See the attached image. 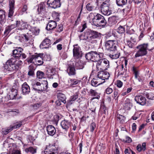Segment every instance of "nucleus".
<instances>
[{"label":"nucleus","mask_w":154,"mask_h":154,"mask_svg":"<svg viewBox=\"0 0 154 154\" xmlns=\"http://www.w3.org/2000/svg\"><path fill=\"white\" fill-rule=\"evenodd\" d=\"M94 17L92 19L93 24L96 26H104L106 23V20L104 17L99 14L94 15Z\"/></svg>","instance_id":"obj_4"},{"label":"nucleus","mask_w":154,"mask_h":154,"mask_svg":"<svg viewBox=\"0 0 154 154\" xmlns=\"http://www.w3.org/2000/svg\"><path fill=\"white\" fill-rule=\"evenodd\" d=\"M47 4L51 8H56L61 5L60 0H48Z\"/></svg>","instance_id":"obj_13"},{"label":"nucleus","mask_w":154,"mask_h":154,"mask_svg":"<svg viewBox=\"0 0 154 154\" xmlns=\"http://www.w3.org/2000/svg\"><path fill=\"white\" fill-rule=\"evenodd\" d=\"M28 75L29 76H33L34 75V71L33 69H30L28 72Z\"/></svg>","instance_id":"obj_58"},{"label":"nucleus","mask_w":154,"mask_h":154,"mask_svg":"<svg viewBox=\"0 0 154 154\" xmlns=\"http://www.w3.org/2000/svg\"><path fill=\"white\" fill-rule=\"evenodd\" d=\"M116 146V150L114 152L115 154H119V151L118 148V147L116 144L115 145Z\"/></svg>","instance_id":"obj_61"},{"label":"nucleus","mask_w":154,"mask_h":154,"mask_svg":"<svg viewBox=\"0 0 154 154\" xmlns=\"http://www.w3.org/2000/svg\"><path fill=\"white\" fill-rule=\"evenodd\" d=\"M127 0H116L117 5L119 6H122L125 5L127 2Z\"/></svg>","instance_id":"obj_38"},{"label":"nucleus","mask_w":154,"mask_h":154,"mask_svg":"<svg viewBox=\"0 0 154 154\" xmlns=\"http://www.w3.org/2000/svg\"><path fill=\"white\" fill-rule=\"evenodd\" d=\"M17 94V89L16 88V86H13L10 91L9 92L8 97L11 100H13L15 99Z\"/></svg>","instance_id":"obj_17"},{"label":"nucleus","mask_w":154,"mask_h":154,"mask_svg":"<svg viewBox=\"0 0 154 154\" xmlns=\"http://www.w3.org/2000/svg\"><path fill=\"white\" fill-rule=\"evenodd\" d=\"M25 151L27 153H30L31 154H34L36 152L35 149L32 147H29L25 149Z\"/></svg>","instance_id":"obj_36"},{"label":"nucleus","mask_w":154,"mask_h":154,"mask_svg":"<svg viewBox=\"0 0 154 154\" xmlns=\"http://www.w3.org/2000/svg\"><path fill=\"white\" fill-rule=\"evenodd\" d=\"M144 95L147 98L149 99L154 100V95L152 93H148L146 92L144 93Z\"/></svg>","instance_id":"obj_34"},{"label":"nucleus","mask_w":154,"mask_h":154,"mask_svg":"<svg viewBox=\"0 0 154 154\" xmlns=\"http://www.w3.org/2000/svg\"><path fill=\"white\" fill-rule=\"evenodd\" d=\"M23 122V121H20L18 123L16 124L15 125L12 126H11L13 128V129H14L19 128L22 125Z\"/></svg>","instance_id":"obj_48"},{"label":"nucleus","mask_w":154,"mask_h":154,"mask_svg":"<svg viewBox=\"0 0 154 154\" xmlns=\"http://www.w3.org/2000/svg\"><path fill=\"white\" fill-rule=\"evenodd\" d=\"M57 26V23L55 21L50 20L48 23L46 27L48 30L52 29L55 28Z\"/></svg>","instance_id":"obj_25"},{"label":"nucleus","mask_w":154,"mask_h":154,"mask_svg":"<svg viewBox=\"0 0 154 154\" xmlns=\"http://www.w3.org/2000/svg\"><path fill=\"white\" fill-rule=\"evenodd\" d=\"M44 82L45 85V87L43 83L41 84L38 82H33L32 84L33 89L40 92H42L45 90H46L48 87V82L47 81H44Z\"/></svg>","instance_id":"obj_7"},{"label":"nucleus","mask_w":154,"mask_h":154,"mask_svg":"<svg viewBox=\"0 0 154 154\" xmlns=\"http://www.w3.org/2000/svg\"><path fill=\"white\" fill-rule=\"evenodd\" d=\"M117 120L121 123H123L125 122V117L120 114H117L116 116Z\"/></svg>","instance_id":"obj_32"},{"label":"nucleus","mask_w":154,"mask_h":154,"mask_svg":"<svg viewBox=\"0 0 154 154\" xmlns=\"http://www.w3.org/2000/svg\"><path fill=\"white\" fill-rule=\"evenodd\" d=\"M131 5L128 4L124 8L122 9V11L124 13H127L128 12L131 10Z\"/></svg>","instance_id":"obj_39"},{"label":"nucleus","mask_w":154,"mask_h":154,"mask_svg":"<svg viewBox=\"0 0 154 154\" xmlns=\"http://www.w3.org/2000/svg\"><path fill=\"white\" fill-rule=\"evenodd\" d=\"M21 36L25 42H27L29 40V35L28 33L26 34H23L21 35Z\"/></svg>","instance_id":"obj_43"},{"label":"nucleus","mask_w":154,"mask_h":154,"mask_svg":"<svg viewBox=\"0 0 154 154\" xmlns=\"http://www.w3.org/2000/svg\"><path fill=\"white\" fill-rule=\"evenodd\" d=\"M121 68L120 69V70L119 71V74L120 75H123L124 74L125 71V69H123L124 66L123 65H122L121 66Z\"/></svg>","instance_id":"obj_52"},{"label":"nucleus","mask_w":154,"mask_h":154,"mask_svg":"<svg viewBox=\"0 0 154 154\" xmlns=\"http://www.w3.org/2000/svg\"><path fill=\"white\" fill-rule=\"evenodd\" d=\"M23 51V49L21 47L16 48L13 51V57L16 59H19L21 56V53Z\"/></svg>","instance_id":"obj_18"},{"label":"nucleus","mask_w":154,"mask_h":154,"mask_svg":"<svg viewBox=\"0 0 154 154\" xmlns=\"http://www.w3.org/2000/svg\"><path fill=\"white\" fill-rule=\"evenodd\" d=\"M41 54H38L37 53H35L34 54L28 57L26 60V61L29 63H31L35 64L36 61H37V60H40L42 57L41 56Z\"/></svg>","instance_id":"obj_10"},{"label":"nucleus","mask_w":154,"mask_h":154,"mask_svg":"<svg viewBox=\"0 0 154 154\" xmlns=\"http://www.w3.org/2000/svg\"><path fill=\"white\" fill-rule=\"evenodd\" d=\"M17 22V27L18 28V29H23L26 28L27 27V25L26 23L22 21H16Z\"/></svg>","instance_id":"obj_28"},{"label":"nucleus","mask_w":154,"mask_h":154,"mask_svg":"<svg viewBox=\"0 0 154 154\" xmlns=\"http://www.w3.org/2000/svg\"><path fill=\"white\" fill-rule=\"evenodd\" d=\"M101 10L102 13L105 15H109L111 14V11L109 9V5L103 2L101 5Z\"/></svg>","instance_id":"obj_11"},{"label":"nucleus","mask_w":154,"mask_h":154,"mask_svg":"<svg viewBox=\"0 0 154 154\" xmlns=\"http://www.w3.org/2000/svg\"><path fill=\"white\" fill-rule=\"evenodd\" d=\"M148 44L144 43L138 45L136 48L137 49L135 55L136 58L146 55L147 53Z\"/></svg>","instance_id":"obj_3"},{"label":"nucleus","mask_w":154,"mask_h":154,"mask_svg":"<svg viewBox=\"0 0 154 154\" xmlns=\"http://www.w3.org/2000/svg\"><path fill=\"white\" fill-rule=\"evenodd\" d=\"M22 92L23 94H29L30 92V88L29 86L26 82L24 83L22 86Z\"/></svg>","instance_id":"obj_24"},{"label":"nucleus","mask_w":154,"mask_h":154,"mask_svg":"<svg viewBox=\"0 0 154 154\" xmlns=\"http://www.w3.org/2000/svg\"><path fill=\"white\" fill-rule=\"evenodd\" d=\"M56 151L55 147L50 144L47 146L45 153V154H57Z\"/></svg>","instance_id":"obj_16"},{"label":"nucleus","mask_w":154,"mask_h":154,"mask_svg":"<svg viewBox=\"0 0 154 154\" xmlns=\"http://www.w3.org/2000/svg\"><path fill=\"white\" fill-rule=\"evenodd\" d=\"M59 100L64 103H66V97L65 95L63 94H60L58 96Z\"/></svg>","instance_id":"obj_33"},{"label":"nucleus","mask_w":154,"mask_h":154,"mask_svg":"<svg viewBox=\"0 0 154 154\" xmlns=\"http://www.w3.org/2000/svg\"><path fill=\"white\" fill-rule=\"evenodd\" d=\"M60 125L62 128L66 131H67L70 126V122L66 120L62 121Z\"/></svg>","instance_id":"obj_23"},{"label":"nucleus","mask_w":154,"mask_h":154,"mask_svg":"<svg viewBox=\"0 0 154 154\" xmlns=\"http://www.w3.org/2000/svg\"><path fill=\"white\" fill-rule=\"evenodd\" d=\"M131 151V149H125V154H130Z\"/></svg>","instance_id":"obj_62"},{"label":"nucleus","mask_w":154,"mask_h":154,"mask_svg":"<svg viewBox=\"0 0 154 154\" xmlns=\"http://www.w3.org/2000/svg\"><path fill=\"white\" fill-rule=\"evenodd\" d=\"M32 33L35 35H38L39 32V30L36 28H33L31 29Z\"/></svg>","instance_id":"obj_45"},{"label":"nucleus","mask_w":154,"mask_h":154,"mask_svg":"<svg viewBox=\"0 0 154 154\" xmlns=\"http://www.w3.org/2000/svg\"><path fill=\"white\" fill-rule=\"evenodd\" d=\"M67 71L69 75H75V70L74 67L69 66L67 69Z\"/></svg>","instance_id":"obj_31"},{"label":"nucleus","mask_w":154,"mask_h":154,"mask_svg":"<svg viewBox=\"0 0 154 154\" xmlns=\"http://www.w3.org/2000/svg\"><path fill=\"white\" fill-rule=\"evenodd\" d=\"M80 82V80L75 79H71L69 81V82L71 86L79 84Z\"/></svg>","instance_id":"obj_30"},{"label":"nucleus","mask_w":154,"mask_h":154,"mask_svg":"<svg viewBox=\"0 0 154 154\" xmlns=\"http://www.w3.org/2000/svg\"><path fill=\"white\" fill-rule=\"evenodd\" d=\"M44 75V73L41 71H38L37 72V77L39 79H42L43 78Z\"/></svg>","instance_id":"obj_47"},{"label":"nucleus","mask_w":154,"mask_h":154,"mask_svg":"<svg viewBox=\"0 0 154 154\" xmlns=\"http://www.w3.org/2000/svg\"><path fill=\"white\" fill-rule=\"evenodd\" d=\"M119 96V92L118 90H115L114 91L113 93V97L115 100L117 99Z\"/></svg>","instance_id":"obj_50"},{"label":"nucleus","mask_w":154,"mask_h":154,"mask_svg":"<svg viewBox=\"0 0 154 154\" xmlns=\"http://www.w3.org/2000/svg\"><path fill=\"white\" fill-rule=\"evenodd\" d=\"M117 32L119 33H122L125 32V28L122 26H120L118 28Z\"/></svg>","instance_id":"obj_46"},{"label":"nucleus","mask_w":154,"mask_h":154,"mask_svg":"<svg viewBox=\"0 0 154 154\" xmlns=\"http://www.w3.org/2000/svg\"><path fill=\"white\" fill-rule=\"evenodd\" d=\"M43 63V61L42 58H41L40 60H37V61H36L35 63L36 65L40 66L42 65Z\"/></svg>","instance_id":"obj_53"},{"label":"nucleus","mask_w":154,"mask_h":154,"mask_svg":"<svg viewBox=\"0 0 154 154\" xmlns=\"http://www.w3.org/2000/svg\"><path fill=\"white\" fill-rule=\"evenodd\" d=\"M4 68L5 69H8V70H11V67L9 66L8 65H7L6 64H6L4 65Z\"/></svg>","instance_id":"obj_59"},{"label":"nucleus","mask_w":154,"mask_h":154,"mask_svg":"<svg viewBox=\"0 0 154 154\" xmlns=\"http://www.w3.org/2000/svg\"><path fill=\"white\" fill-rule=\"evenodd\" d=\"M135 35L133 34H127L126 36L127 38V44L130 48H132L134 46L136 42Z\"/></svg>","instance_id":"obj_9"},{"label":"nucleus","mask_w":154,"mask_h":154,"mask_svg":"<svg viewBox=\"0 0 154 154\" xmlns=\"http://www.w3.org/2000/svg\"><path fill=\"white\" fill-rule=\"evenodd\" d=\"M73 52V57L75 59H79L82 56V52L81 51V49L77 45L74 46Z\"/></svg>","instance_id":"obj_12"},{"label":"nucleus","mask_w":154,"mask_h":154,"mask_svg":"<svg viewBox=\"0 0 154 154\" xmlns=\"http://www.w3.org/2000/svg\"><path fill=\"white\" fill-rule=\"evenodd\" d=\"M95 124L94 122L91 123L90 126L91 131V132H93L94 130V129L95 128Z\"/></svg>","instance_id":"obj_54"},{"label":"nucleus","mask_w":154,"mask_h":154,"mask_svg":"<svg viewBox=\"0 0 154 154\" xmlns=\"http://www.w3.org/2000/svg\"><path fill=\"white\" fill-rule=\"evenodd\" d=\"M37 13L41 16L44 15L45 12V5L44 3H41L37 6Z\"/></svg>","instance_id":"obj_15"},{"label":"nucleus","mask_w":154,"mask_h":154,"mask_svg":"<svg viewBox=\"0 0 154 154\" xmlns=\"http://www.w3.org/2000/svg\"><path fill=\"white\" fill-rule=\"evenodd\" d=\"M5 21V12L0 10V23L2 25L4 24Z\"/></svg>","instance_id":"obj_29"},{"label":"nucleus","mask_w":154,"mask_h":154,"mask_svg":"<svg viewBox=\"0 0 154 154\" xmlns=\"http://www.w3.org/2000/svg\"><path fill=\"white\" fill-rule=\"evenodd\" d=\"M48 134L50 136H53L55 134L56 130L55 128L52 125H49L47 128Z\"/></svg>","instance_id":"obj_26"},{"label":"nucleus","mask_w":154,"mask_h":154,"mask_svg":"<svg viewBox=\"0 0 154 154\" xmlns=\"http://www.w3.org/2000/svg\"><path fill=\"white\" fill-rule=\"evenodd\" d=\"M122 82L120 80L117 81V86L119 88H121L122 85Z\"/></svg>","instance_id":"obj_57"},{"label":"nucleus","mask_w":154,"mask_h":154,"mask_svg":"<svg viewBox=\"0 0 154 154\" xmlns=\"http://www.w3.org/2000/svg\"><path fill=\"white\" fill-rule=\"evenodd\" d=\"M41 106V103H37L34 104L33 106V108L35 109H37Z\"/></svg>","instance_id":"obj_56"},{"label":"nucleus","mask_w":154,"mask_h":154,"mask_svg":"<svg viewBox=\"0 0 154 154\" xmlns=\"http://www.w3.org/2000/svg\"><path fill=\"white\" fill-rule=\"evenodd\" d=\"M117 42L116 40H109L105 43L106 49L110 51H115L116 49Z\"/></svg>","instance_id":"obj_8"},{"label":"nucleus","mask_w":154,"mask_h":154,"mask_svg":"<svg viewBox=\"0 0 154 154\" xmlns=\"http://www.w3.org/2000/svg\"><path fill=\"white\" fill-rule=\"evenodd\" d=\"M16 61L14 58H11L8 60L6 62V64L8 65L11 68V66L14 64Z\"/></svg>","instance_id":"obj_42"},{"label":"nucleus","mask_w":154,"mask_h":154,"mask_svg":"<svg viewBox=\"0 0 154 154\" xmlns=\"http://www.w3.org/2000/svg\"><path fill=\"white\" fill-rule=\"evenodd\" d=\"M79 93L77 92L75 95H73L71 99V100L68 102L67 103L68 105H71L72 104V102L75 100L78 97Z\"/></svg>","instance_id":"obj_35"},{"label":"nucleus","mask_w":154,"mask_h":154,"mask_svg":"<svg viewBox=\"0 0 154 154\" xmlns=\"http://www.w3.org/2000/svg\"><path fill=\"white\" fill-rule=\"evenodd\" d=\"M100 34L98 32L93 30H88L79 36L80 40L86 41L90 43L94 44L96 43V40L95 39L100 36Z\"/></svg>","instance_id":"obj_1"},{"label":"nucleus","mask_w":154,"mask_h":154,"mask_svg":"<svg viewBox=\"0 0 154 154\" xmlns=\"http://www.w3.org/2000/svg\"><path fill=\"white\" fill-rule=\"evenodd\" d=\"M96 67L98 70L107 69L109 67V61L106 59H100L96 62Z\"/></svg>","instance_id":"obj_5"},{"label":"nucleus","mask_w":154,"mask_h":154,"mask_svg":"<svg viewBox=\"0 0 154 154\" xmlns=\"http://www.w3.org/2000/svg\"><path fill=\"white\" fill-rule=\"evenodd\" d=\"M126 142L127 143H130L131 141V138L128 137H126Z\"/></svg>","instance_id":"obj_63"},{"label":"nucleus","mask_w":154,"mask_h":154,"mask_svg":"<svg viewBox=\"0 0 154 154\" xmlns=\"http://www.w3.org/2000/svg\"><path fill=\"white\" fill-rule=\"evenodd\" d=\"M13 130L11 126L8 128H7L4 130L2 131V133L3 134L6 135L8 133L11 132Z\"/></svg>","instance_id":"obj_41"},{"label":"nucleus","mask_w":154,"mask_h":154,"mask_svg":"<svg viewBox=\"0 0 154 154\" xmlns=\"http://www.w3.org/2000/svg\"><path fill=\"white\" fill-rule=\"evenodd\" d=\"M87 9L89 11H92L94 8V6L90 3H88L86 6Z\"/></svg>","instance_id":"obj_44"},{"label":"nucleus","mask_w":154,"mask_h":154,"mask_svg":"<svg viewBox=\"0 0 154 154\" xmlns=\"http://www.w3.org/2000/svg\"><path fill=\"white\" fill-rule=\"evenodd\" d=\"M101 79L97 77L93 79L91 82V85L93 86L96 87L105 82V81L102 82Z\"/></svg>","instance_id":"obj_22"},{"label":"nucleus","mask_w":154,"mask_h":154,"mask_svg":"<svg viewBox=\"0 0 154 154\" xmlns=\"http://www.w3.org/2000/svg\"><path fill=\"white\" fill-rule=\"evenodd\" d=\"M131 105V103L130 102V100L129 99H126V100H125L124 106L126 108L128 109L130 108Z\"/></svg>","instance_id":"obj_37"},{"label":"nucleus","mask_w":154,"mask_h":154,"mask_svg":"<svg viewBox=\"0 0 154 154\" xmlns=\"http://www.w3.org/2000/svg\"><path fill=\"white\" fill-rule=\"evenodd\" d=\"M120 53H117L116 54H109V57L112 59H117L120 56Z\"/></svg>","instance_id":"obj_40"},{"label":"nucleus","mask_w":154,"mask_h":154,"mask_svg":"<svg viewBox=\"0 0 154 154\" xmlns=\"http://www.w3.org/2000/svg\"><path fill=\"white\" fill-rule=\"evenodd\" d=\"M14 0H9V10L8 13V18L7 19L9 23H11V22H12L14 20L13 15L14 9Z\"/></svg>","instance_id":"obj_6"},{"label":"nucleus","mask_w":154,"mask_h":154,"mask_svg":"<svg viewBox=\"0 0 154 154\" xmlns=\"http://www.w3.org/2000/svg\"><path fill=\"white\" fill-rule=\"evenodd\" d=\"M59 14L56 12H54L52 14V16L56 20L58 21L59 20Z\"/></svg>","instance_id":"obj_49"},{"label":"nucleus","mask_w":154,"mask_h":154,"mask_svg":"<svg viewBox=\"0 0 154 154\" xmlns=\"http://www.w3.org/2000/svg\"><path fill=\"white\" fill-rule=\"evenodd\" d=\"M134 100L137 103L141 105H144L146 103L145 98L142 96H137L135 97Z\"/></svg>","instance_id":"obj_19"},{"label":"nucleus","mask_w":154,"mask_h":154,"mask_svg":"<svg viewBox=\"0 0 154 154\" xmlns=\"http://www.w3.org/2000/svg\"><path fill=\"white\" fill-rule=\"evenodd\" d=\"M103 53L98 51H91L87 54L85 55V57L88 60H91L93 62H97L103 58Z\"/></svg>","instance_id":"obj_2"},{"label":"nucleus","mask_w":154,"mask_h":154,"mask_svg":"<svg viewBox=\"0 0 154 154\" xmlns=\"http://www.w3.org/2000/svg\"><path fill=\"white\" fill-rule=\"evenodd\" d=\"M137 149L139 152H140L142 150L141 145L140 144H138L137 146Z\"/></svg>","instance_id":"obj_60"},{"label":"nucleus","mask_w":154,"mask_h":154,"mask_svg":"<svg viewBox=\"0 0 154 154\" xmlns=\"http://www.w3.org/2000/svg\"><path fill=\"white\" fill-rule=\"evenodd\" d=\"M51 41L48 38L45 39L41 43L40 45V48L41 49L47 48L51 45Z\"/></svg>","instance_id":"obj_20"},{"label":"nucleus","mask_w":154,"mask_h":154,"mask_svg":"<svg viewBox=\"0 0 154 154\" xmlns=\"http://www.w3.org/2000/svg\"><path fill=\"white\" fill-rule=\"evenodd\" d=\"M112 88L109 87L107 88L105 90L106 93L107 94H110L112 93Z\"/></svg>","instance_id":"obj_55"},{"label":"nucleus","mask_w":154,"mask_h":154,"mask_svg":"<svg viewBox=\"0 0 154 154\" xmlns=\"http://www.w3.org/2000/svg\"><path fill=\"white\" fill-rule=\"evenodd\" d=\"M98 77L101 79V81L103 82L106 79H108L110 76L108 72L105 71H101L98 72Z\"/></svg>","instance_id":"obj_14"},{"label":"nucleus","mask_w":154,"mask_h":154,"mask_svg":"<svg viewBox=\"0 0 154 154\" xmlns=\"http://www.w3.org/2000/svg\"><path fill=\"white\" fill-rule=\"evenodd\" d=\"M11 154H20V153L18 150H15L13 151Z\"/></svg>","instance_id":"obj_64"},{"label":"nucleus","mask_w":154,"mask_h":154,"mask_svg":"<svg viewBox=\"0 0 154 154\" xmlns=\"http://www.w3.org/2000/svg\"><path fill=\"white\" fill-rule=\"evenodd\" d=\"M89 93L91 94V95L92 96H94V97H92L91 100V101L95 99H98L100 97V94L98 93L96 91L91 89L89 91Z\"/></svg>","instance_id":"obj_27"},{"label":"nucleus","mask_w":154,"mask_h":154,"mask_svg":"<svg viewBox=\"0 0 154 154\" xmlns=\"http://www.w3.org/2000/svg\"><path fill=\"white\" fill-rule=\"evenodd\" d=\"M12 29L10 26H8L6 28L4 33L5 34L7 35L8 34Z\"/></svg>","instance_id":"obj_51"},{"label":"nucleus","mask_w":154,"mask_h":154,"mask_svg":"<svg viewBox=\"0 0 154 154\" xmlns=\"http://www.w3.org/2000/svg\"><path fill=\"white\" fill-rule=\"evenodd\" d=\"M23 64L22 61L20 60H16L14 64L11 66V70H17Z\"/></svg>","instance_id":"obj_21"}]
</instances>
